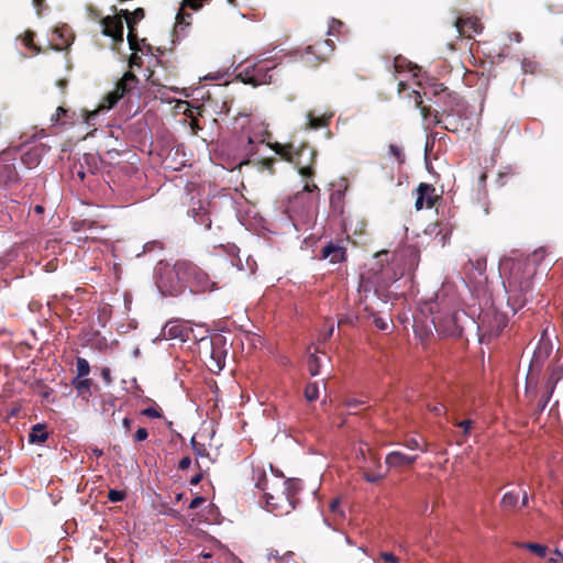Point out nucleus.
Segmentation results:
<instances>
[{
	"mask_svg": "<svg viewBox=\"0 0 563 563\" xmlns=\"http://www.w3.org/2000/svg\"><path fill=\"white\" fill-rule=\"evenodd\" d=\"M49 150L45 144L38 143L24 150L21 154L22 164L29 168H35L42 161L43 155Z\"/></svg>",
	"mask_w": 563,
	"mask_h": 563,
	"instance_id": "nucleus-14",
	"label": "nucleus"
},
{
	"mask_svg": "<svg viewBox=\"0 0 563 563\" xmlns=\"http://www.w3.org/2000/svg\"><path fill=\"white\" fill-rule=\"evenodd\" d=\"M364 402L362 400H357L355 398H350L347 400H345V406L349 408V409H356L358 408L360 406H362Z\"/></svg>",
	"mask_w": 563,
	"mask_h": 563,
	"instance_id": "nucleus-52",
	"label": "nucleus"
},
{
	"mask_svg": "<svg viewBox=\"0 0 563 563\" xmlns=\"http://www.w3.org/2000/svg\"><path fill=\"white\" fill-rule=\"evenodd\" d=\"M508 324V317L506 313L498 311L495 307L483 309L478 316V332L479 341L482 343H489L494 338H497L505 327Z\"/></svg>",
	"mask_w": 563,
	"mask_h": 563,
	"instance_id": "nucleus-6",
	"label": "nucleus"
},
{
	"mask_svg": "<svg viewBox=\"0 0 563 563\" xmlns=\"http://www.w3.org/2000/svg\"><path fill=\"white\" fill-rule=\"evenodd\" d=\"M388 252L387 251H380V252H377L375 254V258L377 260V264H380V268H379V272L382 274H385L387 275L388 274V269L384 267V262L388 263Z\"/></svg>",
	"mask_w": 563,
	"mask_h": 563,
	"instance_id": "nucleus-40",
	"label": "nucleus"
},
{
	"mask_svg": "<svg viewBox=\"0 0 563 563\" xmlns=\"http://www.w3.org/2000/svg\"><path fill=\"white\" fill-rule=\"evenodd\" d=\"M294 553L291 551H286L284 554H280L278 550L271 549L267 552L268 560H275L276 562L289 561L292 559Z\"/></svg>",
	"mask_w": 563,
	"mask_h": 563,
	"instance_id": "nucleus-29",
	"label": "nucleus"
},
{
	"mask_svg": "<svg viewBox=\"0 0 563 563\" xmlns=\"http://www.w3.org/2000/svg\"><path fill=\"white\" fill-rule=\"evenodd\" d=\"M142 65V58L137 55V52H133L129 58V66H141Z\"/></svg>",
	"mask_w": 563,
	"mask_h": 563,
	"instance_id": "nucleus-49",
	"label": "nucleus"
},
{
	"mask_svg": "<svg viewBox=\"0 0 563 563\" xmlns=\"http://www.w3.org/2000/svg\"><path fill=\"white\" fill-rule=\"evenodd\" d=\"M344 26V23L340 20L332 19L329 25L328 34L334 35L335 33H340L341 29Z\"/></svg>",
	"mask_w": 563,
	"mask_h": 563,
	"instance_id": "nucleus-43",
	"label": "nucleus"
},
{
	"mask_svg": "<svg viewBox=\"0 0 563 563\" xmlns=\"http://www.w3.org/2000/svg\"><path fill=\"white\" fill-rule=\"evenodd\" d=\"M432 314V323L439 334L444 336H461L463 328L460 324L462 316H466L465 311H460L440 295H437L434 302L429 306Z\"/></svg>",
	"mask_w": 563,
	"mask_h": 563,
	"instance_id": "nucleus-3",
	"label": "nucleus"
},
{
	"mask_svg": "<svg viewBox=\"0 0 563 563\" xmlns=\"http://www.w3.org/2000/svg\"><path fill=\"white\" fill-rule=\"evenodd\" d=\"M385 476H386V474H382L379 472H372L368 470H363V478L367 483H371V484H376V483L380 482Z\"/></svg>",
	"mask_w": 563,
	"mask_h": 563,
	"instance_id": "nucleus-35",
	"label": "nucleus"
},
{
	"mask_svg": "<svg viewBox=\"0 0 563 563\" xmlns=\"http://www.w3.org/2000/svg\"><path fill=\"white\" fill-rule=\"evenodd\" d=\"M473 266L478 272H481V273L484 272L485 268H486V258H478V260H476V262H475V264Z\"/></svg>",
	"mask_w": 563,
	"mask_h": 563,
	"instance_id": "nucleus-55",
	"label": "nucleus"
},
{
	"mask_svg": "<svg viewBox=\"0 0 563 563\" xmlns=\"http://www.w3.org/2000/svg\"><path fill=\"white\" fill-rule=\"evenodd\" d=\"M320 363L319 357L314 354H311L308 358V371L311 376H316L319 374Z\"/></svg>",
	"mask_w": 563,
	"mask_h": 563,
	"instance_id": "nucleus-39",
	"label": "nucleus"
},
{
	"mask_svg": "<svg viewBox=\"0 0 563 563\" xmlns=\"http://www.w3.org/2000/svg\"><path fill=\"white\" fill-rule=\"evenodd\" d=\"M460 35L472 37L474 33H479L483 25L477 18H457L453 23Z\"/></svg>",
	"mask_w": 563,
	"mask_h": 563,
	"instance_id": "nucleus-15",
	"label": "nucleus"
},
{
	"mask_svg": "<svg viewBox=\"0 0 563 563\" xmlns=\"http://www.w3.org/2000/svg\"><path fill=\"white\" fill-rule=\"evenodd\" d=\"M521 68L525 74H534L539 68V64L530 58H523Z\"/></svg>",
	"mask_w": 563,
	"mask_h": 563,
	"instance_id": "nucleus-37",
	"label": "nucleus"
},
{
	"mask_svg": "<svg viewBox=\"0 0 563 563\" xmlns=\"http://www.w3.org/2000/svg\"><path fill=\"white\" fill-rule=\"evenodd\" d=\"M416 202L415 208L421 210L423 207L430 209L434 207L438 200L442 199V196L437 192V189L427 183H420L416 189Z\"/></svg>",
	"mask_w": 563,
	"mask_h": 563,
	"instance_id": "nucleus-13",
	"label": "nucleus"
},
{
	"mask_svg": "<svg viewBox=\"0 0 563 563\" xmlns=\"http://www.w3.org/2000/svg\"><path fill=\"white\" fill-rule=\"evenodd\" d=\"M330 511L334 515V516H339V517H343L344 516V512L343 510L341 509V506H340V500L339 499H333L331 503H330Z\"/></svg>",
	"mask_w": 563,
	"mask_h": 563,
	"instance_id": "nucleus-45",
	"label": "nucleus"
},
{
	"mask_svg": "<svg viewBox=\"0 0 563 563\" xmlns=\"http://www.w3.org/2000/svg\"><path fill=\"white\" fill-rule=\"evenodd\" d=\"M203 478V473L202 471L199 472L198 474H196L195 476L191 477L190 479V484L191 485H198Z\"/></svg>",
	"mask_w": 563,
	"mask_h": 563,
	"instance_id": "nucleus-61",
	"label": "nucleus"
},
{
	"mask_svg": "<svg viewBox=\"0 0 563 563\" xmlns=\"http://www.w3.org/2000/svg\"><path fill=\"white\" fill-rule=\"evenodd\" d=\"M374 323L379 330H387L388 322L382 317L374 316Z\"/></svg>",
	"mask_w": 563,
	"mask_h": 563,
	"instance_id": "nucleus-50",
	"label": "nucleus"
},
{
	"mask_svg": "<svg viewBox=\"0 0 563 563\" xmlns=\"http://www.w3.org/2000/svg\"><path fill=\"white\" fill-rule=\"evenodd\" d=\"M139 84V78L132 71H126L122 78L115 84L113 91L109 92L106 98L103 109L113 108L124 96L130 93Z\"/></svg>",
	"mask_w": 563,
	"mask_h": 563,
	"instance_id": "nucleus-10",
	"label": "nucleus"
},
{
	"mask_svg": "<svg viewBox=\"0 0 563 563\" xmlns=\"http://www.w3.org/2000/svg\"><path fill=\"white\" fill-rule=\"evenodd\" d=\"M184 4L194 10H199L202 7L201 0H184Z\"/></svg>",
	"mask_w": 563,
	"mask_h": 563,
	"instance_id": "nucleus-54",
	"label": "nucleus"
},
{
	"mask_svg": "<svg viewBox=\"0 0 563 563\" xmlns=\"http://www.w3.org/2000/svg\"><path fill=\"white\" fill-rule=\"evenodd\" d=\"M353 323H354V320L352 317H343V318L339 319L338 325L340 328L344 324L352 325Z\"/></svg>",
	"mask_w": 563,
	"mask_h": 563,
	"instance_id": "nucleus-60",
	"label": "nucleus"
},
{
	"mask_svg": "<svg viewBox=\"0 0 563 563\" xmlns=\"http://www.w3.org/2000/svg\"><path fill=\"white\" fill-rule=\"evenodd\" d=\"M120 15H122V19L125 20L128 29H130V25L134 29H136V24L144 19L145 12L142 8L135 9L133 12H130L126 9L120 10Z\"/></svg>",
	"mask_w": 563,
	"mask_h": 563,
	"instance_id": "nucleus-21",
	"label": "nucleus"
},
{
	"mask_svg": "<svg viewBox=\"0 0 563 563\" xmlns=\"http://www.w3.org/2000/svg\"><path fill=\"white\" fill-rule=\"evenodd\" d=\"M141 415L148 418H162L163 413L159 407H148L141 410Z\"/></svg>",
	"mask_w": 563,
	"mask_h": 563,
	"instance_id": "nucleus-42",
	"label": "nucleus"
},
{
	"mask_svg": "<svg viewBox=\"0 0 563 563\" xmlns=\"http://www.w3.org/2000/svg\"><path fill=\"white\" fill-rule=\"evenodd\" d=\"M412 93L415 95V103L416 107L420 109V113L424 120H429L432 118V123L434 125H440L442 123L440 112L435 110L434 112L431 111V107L423 106L422 104V97L419 91L413 90Z\"/></svg>",
	"mask_w": 563,
	"mask_h": 563,
	"instance_id": "nucleus-20",
	"label": "nucleus"
},
{
	"mask_svg": "<svg viewBox=\"0 0 563 563\" xmlns=\"http://www.w3.org/2000/svg\"><path fill=\"white\" fill-rule=\"evenodd\" d=\"M424 95L435 97V104L442 109V113L446 114V117H452L455 107L460 103V96L450 91L443 84H433L424 91Z\"/></svg>",
	"mask_w": 563,
	"mask_h": 563,
	"instance_id": "nucleus-9",
	"label": "nucleus"
},
{
	"mask_svg": "<svg viewBox=\"0 0 563 563\" xmlns=\"http://www.w3.org/2000/svg\"><path fill=\"white\" fill-rule=\"evenodd\" d=\"M66 112H67L66 109H64L63 107H58L56 109V114L52 117V121L58 122L60 120L62 115H65Z\"/></svg>",
	"mask_w": 563,
	"mask_h": 563,
	"instance_id": "nucleus-56",
	"label": "nucleus"
},
{
	"mask_svg": "<svg viewBox=\"0 0 563 563\" xmlns=\"http://www.w3.org/2000/svg\"><path fill=\"white\" fill-rule=\"evenodd\" d=\"M406 448L410 449V450H421L422 452H427L428 451V446H427V443L423 442L421 444V442L416 439V438H408L404 441L402 443Z\"/></svg>",
	"mask_w": 563,
	"mask_h": 563,
	"instance_id": "nucleus-34",
	"label": "nucleus"
},
{
	"mask_svg": "<svg viewBox=\"0 0 563 563\" xmlns=\"http://www.w3.org/2000/svg\"><path fill=\"white\" fill-rule=\"evenodd\" d=\"M379 558L385 563H399V558L391 552H380Z\"/></svg>",
	"mask_w": 563,
	"mask_h": 563,
	"instance_id": "nucleus-48",
	"label": "nucleus"
},
{
	"mask_svg": "<svg viewBox=\"0 0 563 563\" xmlns=\"http://www.w3.org/2000/svg\"><path fill=\"white\" fill-rule=\"evenodd\" d=\"M148 438V431L145 428H139L133 434L134 442H143Z\"/></svg>",
	"mask_w": 563,
	"mask_h": 563,
	"instance_id": "nucleus-46",
	"label": "nucleus"
},
{
	"mask_svg": "<svg viewBox=\"0 0 563 563\" xmlns=\"http://www.w3.org/2000/svg\"><path fill=\"white\" fill-rule=\"evenodd\" d=\"M321 257L328 258L331 264H338L346 261V249L340 244L329 242L321 250Z\"/></svg>",
	"mask_w": 563,
	"mask_h": 563,
	"instance_id": "nucleus-16",
	"label": "nucleus"
},
{
	"mask_svg": "<svg viewBox=\"0 0 563 563\" xmlns=\"http://www.w3.org/2000/svg\"><path fill=\"white\" fill-rule=\"evenodd\" d=\"M319 397V386L318 383H309L305 388V398L308 401H314Z\"/></svg>",
	"mask_w": 563,
	"mask_h": 563,
	"instance_id": "nucleus-31",
	"label": "nucleus"
},
{
	"mask_svg": "<svg viewBox=\"0 0 563 563\" xmlns=\"http://www.w3.org/2000/svg\"><path fill=\"white\" fill-rule=\"evenodd\" d=\"M430 410L433 411L435 415L440 416L445 411V407L442 404H437L433 407H431Z\"/></svg>",
	"mask_w": 563,
	"mask_h": 563,
	"instance_id": "nucleus-58",
	"label": "nucleus"
},
{
	"mask_svg": "<svg viewBox=\"0 0 563 563\" xmlns=\"http://www.w3.org/2000/svg\"><path fill=\"white\" fill-rule=\"evenodd\" d=\"M254 474L257 475L255 486L264 493L268 511L282 516L295 509L298 487L294 481L284 476L268 478L261 468L254 470Z\"/></svg>",
	"mask_w": 563,
	"mask_h": 563,
	"instance_id": "nucleus-2",
	"label": "nucleus"
},
{
	"mask_svg": "<svg viewBox=\"0 0 563 563\" xmlns=\"http://www.w3.org/2000/svg\"><path fill=\"white\" fill-rule=\"evenodd\" d=\"M225 351L212 342L210 354L211 362L208 365L209 369L213 373H219L225 365Z\"/></svg>",
	"mask_w": 563,
	"mask_h": 563,
	"instance_id": "nucleus-19",
	"label": "nucleus"
},
{
	"mask_svg": "<svg viewBox=\"0 0 563 563\" xmlns=\"http://www.w3.org/2000/svg\"><path fill=\"white\" fill-rule=\"evenodd\" d=\"M263 166L268 169L269 172H273V166L275 164V158H265L262 161Z\"/></svg>",
	"mask_w": 563,
	"mask_h": 563,
	"instance_id": "nucleus-59",
	"label": "nucleus"
},
{
	"mask_svg": "<svg viewBox=\"0 0 563 563\" xmlns=\"http://www.w3.org/2000/svg\"><path fill=\"white\" fill-rule=\"evenodd\" d=\"M335 48V44L331 38L316 42L313 45H309L306 51V59L308 63L314 62L319 64L327 60Z\"/></svg>",
	"mask_w": 563,
	"mask_h": 563,
	"instance_id": "nucleus-12",
	"label": "nucleus"
},
{
	"mask_svg": "<svg viewBox=\"0 0 563 563\" xmlns=\"http://www.w3.org/2000/svg\"><path fill=\"white\" fill-rule=\"evenodd\" d=\"M156 285L163 295L177 296L186 287L185 279L178 272V261L173 265L158 268Z\"/></svg>",
	"mask_w": 563,
	"mask_h": 563,
	"instance_id": "nucleus-7",
	"label": "nucleus"
},
{
	"mask_svg": "<svg viewBox=\"0 0 563 563\" xmlns=\"http://www.w3.org/2000/svg\"><path fill=\"white\" fill-rule=\"evenodd\" d=\"M111 10L114 14L104 16L101 20L102 34L111 37L115 44H122L124 41L122 15H120V10L118 11L117 7L113 5Z\"/></svg>",
	"mask_w": 563,
	"mask_h": 563,
	"instance_id": "nucleus-11",
	"label": "nucleus"
},
{
	"mask_svg": "<svg viewBox=\"0 0 563 563\" xmlns=\"http://www.w3.org/2000/svg\"><path fill=\"white\" fill-rule=\"evenodd\" d=\"M521 547L528 549L539 558H544L547 555L548 548L545 545L539 543H522Z\"/></svg>",
	"mask_w": 563,
	"mask_h": 563,
	"instance_id": "nucleus-33",
	"label": "nucleus"
},
{
	"mask_svg": "<svg viewBox=\"0 0 563 563\" xmlns=\"http://www.w3.org/2000/svg\"><path fill=\"white\" fill-rule=\"evenodd\" d=\"M191 465V459L189 456L183 457L178 463V470L185 471Z\"/></svg>",
	"mask_w": 563,
	"mask_h": 563,
	"instance_id": "nucleus-53",
	"label": "nucleus"
},
{
	"mask_svg": "<svg viewBox=\"0 0 563 563\" xmlns=\"http://www.w3.org/2000/svg\"><path fill=\"white\" fill-rule=\"evenodd\" d=\"M206 501V498L202 497V496H197L195 497L190 504H189V509H197L199 508L203 503Z\"/></svg>",
	"mask_w": 563,
	"mask_h": 563,
	"instance_id": "nucleus-51",
	"label": "nucleus"
},
{
	"mask_svg": "<svg viewBox=\"0 0 563 563\" xmlns=\"http://www.w3.org/2000/svg\"><path fill=\"white\" fill-rule=\"evenodd\" d=\"M34 32L32 31H25L24 35H23V44L34 51L36 54L41 52V48L37 47L35 44H34Z\"/></svg>",
	"mask_w": 563,
	"mask_h": 563,
	"instance_id": "nucleus-36",
	"label": "nucleus"
},
{
	"mask_svg": "<svg viewBox=\"0 0 563 563\" xmlns=\"http://www.w3.org/2000/svg\"><path fill=\"white\" fill-rule=\"evenodd\" d=\"M77 377H86L90 372V365L84 357H77L76 360Z\"/></svg>",
	"mask_w": 563,
	"mask_h": 563,
	"instance_id": "nucleus-32",
	"label": "nucleus"
},
{
	"mask_svg": "<svg viewBox=\"0 0 563 563\" xmlns=\"http://www.w3.org/2000/svg\"><path fill=\"white\" fill-rule=\"evenodd\" d=\"M303 190L307 191V192H312V191H319V188L316 184H309L307 183L303 187Z\"/></svg>",
	"mask_w": 563,
	"mask_h": 563,
	"instance_id": "nucleus-63",
	"label": "nucleus"
},
{
	"mask_svg": "<svg viewBox=\"0 0 563 563\" xmlns=\"http://www.w3.org/2000/svg\"><path fill=\"white\" fill-rule=\"evenodd\" d=\"M389 154L391 156L395 157V159L398 162V163H402L404 162V154H402V151L399 146H397L396 144H390L389 145Z\"/></svg>",
	"mask_w": 563,
	"mask_h": 563,
	"instance_id": "nucleus-44",
	"label": "nucleus"
},
{
	"mask_svg": "<svg viewBox=\"0 0 563 563\" xmlns=\"http://www.w3.org/2000/svg\"><path fill=\"white\" fill-rule=\"evenodd\" d=\"M190 444L192 448V451L195 452L197 459H209V452L203 443H200L197 441L196 437H192L190 440ZM196 464L199 470H202V464L199 462V460L196 461Z\"/></svg>",
	"mask_w": 563,
	"mask_h": 563,
	"instance_id": "nucleus-27",
	"label": "nucleus"
},
{
	"mask_svg": "<svg viewBox=\"0 0 563 563\" xmlns=\"http://www.w3.org/2000/svg\"><path fill=\"white\" fill-rule=\"evenodd\" d=\"M48 438L46 426L44 423H36L32 427L29 433L30 443H44Z\"/></svg>",
	"mask_w": 563,
	"mask_h": 563,
	"instance_id": "nucleus-24",
	"label": "nucleus"
},
{
	"mask_svg": "<svg viewBox=\"0 0 563 563\" xmlns=\"http://www.w3.org/2000/svg\"><path fill=\"white\" fill-rule=\"evenodd\" d=\"M178 272L192 292H206L218 289V282L197 264L188 260L178 261Z\"/></svg>",
	"mask_w": 563,
	"mask_h": 563,
	"instance_id": "nucleus-5",
	"label": "nucleus"
},
{
	"mask_svg": "<svg viewBox=\"0 0 563 563\" xmlns=\"http://www.w3.org/2000/svg\"><path fill=\"white\" fill-rule=\"evenodd\" d=\"M268 145L283 159L294 164L301 176L307 178H312L314 176L313 165L317 152L312 146L308 144L295 146L291 143L280 144L277 142Z\"/></svg>",
	"mask_w": 563,
	"mask_h": 563,
	"instance_id": "nucleus-4",
	"label": "nucleus"
},
{
	"mask_svg": "<svg viewBox=\"0 0 563 563\" xmlns=\"http://www.w3.org/2000/svg\"><path fill=\"white\" fill-rule=\"evenodd\" d=\"M167 327H168V330H167L168 331V335L170 338H173V339L179 338L183 341L186 340L187 334L185 333V330L181 327L176 325V324H174V325H168L167 324Z\"/></svg>",
	"mask_w": 563,
	"mask_h": 563,
	"instance_id": "nucleus-38",
	"label": "nucleus"
},
{
	"mask_svg": "<svg viewBox=\"0 0 563 563\" xmlns=\"http://www.w3.org/2000/svg\"><path fill=\"white\" fill-rule=\"evenodd\" d=\"M343 197L341 191H334L330 196V205L339 213L343 212Z\"/></svg>",
	"mask_w": 563,
	"mask_h": 563,
	"instance_id": "nucleus-28",
	"label": "nucleus"
},
{
	"mask_svg": "<svg viewBox=\"0 0 563 563\" xmlns=\"http://www.w3.org/2000/svg\"><path fill=\"white\" fill-rule=\"evenodd\" d=\"M33 5L36 9L37 15H40L43 8H45V0H33Z\"/></svg>",
	"mask_w": 563,
	"mask_h": 563,
	"instance_id": "nucleus-57",
	"label": "nucleus"
},
{
	"mask_svg": "<svg viewBox=\"0 0 563 563\" xmlns=\"http://www.w3.org/2000/svg\"><path fill=\"white\" fill-rule=\"evenodd\" d=\"M519 497L520 492H507L500 500L501 508L505 510L515 509L519 503Z\"/></svg>",
	"mask_w": 563,
	"mask_h": 563,
	"instance_id": "nucleus-26",
	"label": "nucleus"
},
{
	"mask_svg": "<svg viewBox=\"0 0 563 563\" xmlns=\"http://www.w3.org/2000/svg\"><path fill=\"white\" fill-rule=\"evenodd\" d=\"M473 421L470 419L455 422V426L463 430V434L467 437L472 428Z\"/></svg>",
	"mask_w": 563,
	"mask_h": 563,
	"instance_id": "nucleus-47",
	"label": "nucleus"
},
{
	"mask_svg": "<svg viewBox=\"0 0 563 563\" xmlns=\"http://www.w3.org/2000/svg\"><path fill=\"white\" fill-rule=\"evenodd\" d=\"M545 331L542 333L541 340L539 342V345L537 350L534 351L533 358L536 362H543L545 361L552 351V344L549 340H544Z\"/></svg>",
	"mask_w": 563,
	"mask_h": 563,
	"instance_id": "nucleus-23",
	"label": "nucleus"
},
{
	"mask_svg": "<svg viewBox=\"0 0 563 563\" xmlns=\"http://www.w3.org/2000/svg\"><path fill=\"white\" fill-rule=\"evenodd\" d=\"M126 498V493L124 490L110 489L108 493V499L111 503L122 501Z\"/></svg>",
	"mask_w": 563,
	"mask_h": 563,
	"instance_id": "nucleus-41",
	"label": "nucleus"
},
{
	"mask_svg": "<svg viewBox=\"0 0 563 563\" xmlns=\"http://www.w3.org/2000/svg\"><path fill=\"white\" fill-rule=\"evenodd\" d=\"M275 66H268L266 62H258L243 67L236 78L242 82L254 87L271 84L273 79L272 70Z\"/></svg>",
	"mask_w": 563,
	"mask_h": 563,
	"instance_id": "nucleus-8",
	"label": "nucleus"
},
{
	"mask_svg": "<svg viewBox=\"0 0 563 563\" xmlns=\"http://www.w3.org/2000/svg\"><path fill=\"white\" fill-rule=\"evenodd\" d=\"M128 30H129V32H128V43H129L130 49L133 51V52L141 51V46H140V43H139V37H137L136 29H134V27H132L130 25V29H128Z\"/></svg>",
	"mask_w": 563,
	"mask_h": 563,
	"instance_id": "nucleus-30",
	"label": "nucleus"
},
{
	"mask_svg": "<svg viewBox=\"0 0 563 563\" xmlns=\"http://www.w3.org/2000/svg\"><path fill=\"white\" fill-rule=\"evenodd\" d=\"M333 117V113H323L319 117H316L313 114V112H309L307 114V119H308V126L312 130H317V129H320V128H324V126H328L330 124V121Z\"/></svg>",
	"mask_w": 563,
	"mask_h": 563,
	"instance_id": "nucleus-22",
	"label": "nucleus"
},
{
	"mask_svg": "<svg viewBox=\"0 0 563 563\" xmlns=\"http://www.w3.org/2000/svg\"><path fill=\"white\" fill-rule=\"evenodd\" d=\"M504 268L509 269L507 280L504 283L507 294V305L515 314L523 308L531 297L536 275V264L528 257L507 258L503 262Z\"/></svg>",
	"mask_w": 563,
	"mask_h": 563,
	"instance_id": "nucleus-1",
	"label": "nucleus"
},
{
	"mask_svg": "<svg viewBox=\"0 0 563 563\" xmlns=\"http://www.w3.org/2000/svg\"><path fill=\"white\" fill-rule=\"evenodd\" d=\"M132 423H133V420L125 417L123 420H122V426L123 428L125 429V431H130L131 430V427H132Z\"/></svg>",
	"mask_w": 563,
	"mask_h": 563,
	"instance_id": "nucleus-62",
	"label": "nucleus"
},
{
	"mask_svg": "<svg viewBox=\"0 0 563 563\" xmlns=\"http://www.w3.org/2000/svg\"><path fill=\"white\" fill-rule=\"evenodd\" d=\"M20 181V176L13 162L0 163V184L12 185Z\"/></svg>",
	"mask_w": 563,
	"mask_h": 563,
	"instance_id": "nucleus-18",
	"label": "nucleus"
},
{
	"mask_svg": "<svg viewBox=\"0 0 563 563\" xmlns=\"http://www.w3.org/2000/svg\"><path fill=\"white\" fill-rule=\"evenodd\" d=\"M247 144L250 146V148L247 150V154L253 155L255 153V145L253 139L250 136L247 137Z\"/></svg>",
	"mask_w": 563,
	"mask_h": 563,
	"instance_id": "nucleus-64",
	"label": "nucleus"
},
{
	"mask_svg": "<svg viewBox=\"0 0 563 563\" xmlns=\"http://www.w3.org/2000/svg\"><path fill=\"white\" fill-rule=\"evenodd\" d=\"M71 385L78 391V395L84 399H87L90 396V388L92 386V380L86 377H75L71 380Z\"/></svg>",
	"mask_w": 563,
	"mask_h": 563,
	"instance_id": "nucleus-25",
	"label": "nucleus"
},
{
	"mask_svg": "<svg viewBox=\"0 0 563 563\" xmlns=\"http://www.w3.org/2000/svg\"><path fill=\"white\" fill-rule=\"evenodd\" d=\"M418 459V455H407L399 451L389 452L386 455L385 463L390 468H399L407 465H412Z\"/></svg>",
	"mask_w": 563,
	"mask_h": 563,
	"instance_id": "nucleus-17",
	"label": "nucleus"
}]
</instances>
